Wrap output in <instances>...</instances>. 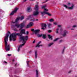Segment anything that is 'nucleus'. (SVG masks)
I'll return each mask as SVG.
<instances>
[{"mask_svg": "<svg viewBox=\"0 0 77 77\" xmlns=\"http://www.w3.org/2000/svg\"><path fill=\"white\" fill-rule=\"evenodd\" d=\"M26 32H25V29H22L20 32V33H17L14 32L12 33L10 35V41H11L12 40H13V41H15L16 40L17 38V36H20V38L21 40L23 41L22 42L23 43V44L19 45L18 48V51H19L20 50V48L22 47V46H23L26 44V41L28 40L29 39V37L27 36H22V34H25Z\"/></svg>", "mask_w": 77, "mask_h": 77, "instance_id": "f257e3e1", "label": "nucleus"}, {"mask_svg": "<svg viewBox=\"0 0 77 77\" xmlns=\"http://www.w3.org/2000/svg\"><path fill=\"white\" fill-rule=\"evenodd\" d=\"M24 18V16H22L20 17H17L16 19L15 22L12 21L11 22V27H15L16 26L17 28L20 27V29H22V28L25 26L26 21H24L23 23L20 24H18V21H19L20 20V21H21V20H23Z\"/></svg>", "mask_w": 77, "mask_h": 77, "instance_id": "f03ea898", "label": "nucleus"}, {"mask_svg": "<svg viewBox=\"0 0 77 77\" xmlns=\"http://www.w3.org/2000/svg\"><path fill=\"white\" fill-rule=\"evenodd\" d=\"M9 35V34H7L4 38L5 49L6 51H8L10 50V45H8V43L7 42L8 41Z\"/></svg>", "mask_w": 77, "mask_h": 77, "instance_id": "7ed1b4c3", "label": "nucleus"}, {"mask_svg": "<svg viewBox=\"0 0 77 77\" xmlns=\"http://www.w3.org/2000/svg\"><path fill=\"white\" fill-rule=\"evenodd\" d=\"M67 6H71V7H69L68 6H67L66 5H63V6L65 7V8H66V9H70L71 10L73 9V8H74V4H71L69 2L67 4Z\"/></svg>", "mask_w": 77, "mask_h": 77, "instance_id": "20e7f679", "label": "nucleus"}, {"mask_svg": "<svg viewBox=\"0 0 77 77\" xmlns=\"http://www.w3.org/2000/svg\"><path fill=\"white\" fill-rule=\"evenodd\" d=\"M48 9L46 8H44V11L43 12H41V13L42 15V16H43L44 15H45V14H47L49 15V16H51V15L50 14L47 12H48Z\"/></svg>", "mask_w": 77, "mask_h": 77, "instance_id": "39448f33", "label": "nucleus"}, {"mask_svg": "<svg viewBox=\"0 0 77 77\" xmlns=\"http://www.w3.org/2000/svg\"><path fill=\"white\" fill-rule=\"evenodd\" d=\"M39 14V12L38 11H34L33 13V14L32 15H30L29 17V18H31V17H33L34 16H36Z\"/></svg>", "mask_w": 77, "mask_h": 77, "instance_id": "423d86ee", "label": "nucleus"}, {"mask_svg": "<svg viewBox=\"0 0 77 77\" xmlns=\"http://www.w3.org/2000/svg\"><path fill=\"white\" fill-rule=\"evenodd\" d=\"M18 9V8H16L15 9H14V11H13L12 12L10 13V15H13L15 13H16L17 12V10Z\"/></svg>", "mask_w": 77, "mask_h": 77, "instance_id": "0eeeda50", "label": "nucleus"}, {"mask_svg": "<svg viewBox=\"0 0 77 77\" xmlns=\"http://www.w3.org/2000/svg\"><path fill=\"white\" fill-rule=\"evenodd\" d=\"M32 26H33V22H30L29 24L26 27V28H29L30 27H32Z\"/></svg>", "mask_w": 77, "mask_h": 77, "instance_id": "6e6552de", "label": "nucleus"}, {"mask_svg": "<svg viewBox=\"0 0 77 77\" xmlns=\"http://www.w3.org/2000/svg\"><path fill=\"white\" fill-rule=\"evenodd\" d=\"M34 9L35 11H38V10L39 9V5H35Z\"/></svg>", "mask_w": 77, "mask_h": 77, "instance_id": "1a4fd4ad", "label": "nucleus"}, {"mask_svg": "<svg viewBox=\"0 0 77 77\" xmlns=\"http://www.w3.org/2000/svg\"><path fill=\"white\" fill-rule=\"evenodd\" d=\"M32 11V9L30 8V7H28L26 10V11L28 12H30Z\"/></svg>", "mask_w": 77, "mask_h": 77, "instance_id": "9d476101", "label": "nucleus"}, {"mask_svg": "<svg viewBox=\"0 0 77 77\" xmlns=\"http://www.w3.org/2000/svg\"><path fill=\"white\" fill-rule=\"evenodd\" d=\"M41 42H39L38 43V44H37L36 45V47H40V46H41V47H42V45H39L40 44H41Z\"/></svg>", "mask_w": 77, "mask_h": 77, "instance_id": "9b49d317", "label": "nucleus"}, {"mask_svg": "<svg viewBox=\"0 0 77 77\" xmlns=\"http://www.w3.org/2000/svg\"><path fill=\"white\" fill-rule=\"evenodd\" d=\"M40 31V30L39 29H37L34 31V32L35 33V34L36 35L37 33H38Z\"/></svg>", "mask_w": 77, "mask_h": 77, "instance_id": "f8f14e48", "label": "nucleus"}, {"mask_svg": "<svg viewBox=\"0 0 77 77\" xmlns=\"http://www.w3.org/2000/svg\"><path fill=\"white\" fill-rule=\"evenodd\" d=\"M67 33V31H64V33L63 34V36H66Z\"/></svg>", "mask_w": 77, "mask_h": 77, "instance_id": "ddd939ff", "label": "nucleus"}, {"mask_svg": "<svg viewBox=\"0 0 77 77\" xmlns=\"http://www.w3.org/2000/svg\"><path fill=\"white\" fill-rule=\"evenodd\" d=\"M46 26H47L46 24L45 23H43L42 24V26L43 27H45V29L46 28Z\"/></svg>", "mask_w": 77, "mask_h": 77, "instance_id": "4468645a", "label": "nucleus"}, {"mask_svg": "<svg viewBox=\"0 0 77 77\" xmlns=\"http://www.w3.org/2000/svg\"><path fill=\"white\" fill-rule=\"evenodd\" d=\"M48 38L49 39H50L51 40L53 39V38H52V36H51L50 35H48Z\"/></svg>", "mask_w": 77, "mask_h": 77, "instance_id": "2eb2a0df", "label": "nucleus"}, {"mask_svg": "<svg viewBox=\"0 0 77 77\" xmlns=\"http://www.w3.org/2000/svg\"><path fill=\"white\" fill-rule=\"evenodd\" d=\"M35 58H37V51H35Z\"/></svg>", "mask_w": 77, "mask_h": 77, "instance_id": "dca6fc26", "label": "nucleus"}, {"mask_svg": "<svg viewBox=\"0 0 77 77\" xmlns=\"http://www.w3.org/2000/svg\"><path fill=\"white\" fill-rule=\"evenodd\" d=\"M42 38L44 39H45L46 38V35H45L42 34Z\"/></svg>", "mask_w": 77, "mask_h": 77, "instance_id": "f3484780", "label": "nucleus"}, {"mask_svg": "<svg viewBox=\"0 0 77 77\" xmlns=\"http://www.w3.org/2000/svg\"><path fill=\"white\" fill-rule=\"evenodd\" d=\"M49 21L50 22H53V21H54V20L53 19H50L49 20Z\"/></svg>", "mask_w": 77, "mask_h": 77, "instance_id": "a211bd4d", "label": "nucleus"}, {"mask_svg": "<svg viewBox=\"0 0 77 77\" xmlns=\"http://www.w3.org/2000/svg\"><path fill=\"white\" fill-rule=\"evenodd\" d=\"M36 75L37 77L38 76V70H36Z\"/></svg>", "mask_w": 77, "mask_h": 77, "instance_id": "6ab92c4d", "label": "nucleus"}, {"mask_svg": "<svg viewBox=\"0 0 77 77\" xmlns=\"http://www.w3.org/2000/svg\"><path fill=\"white\" fill-rule=\"evenodd\" d=\"M52 44H53V43H50L48 45V46L49 47H50L51 46V45H52Z\"/></svg>", "mask_w": 77, "mask_h": 77, "instance_id": "aec40b11", "label": "nucleus"}, {"mask_svg": "<svg viewBox=\"0 0 77 77\" xmlns=\"http://www.w3.org/2000/svg\"><path fill=\"white\" fill-rule=\"evenodd\" d=\"M46 6H47V5H44L43 6H42V9H44V8H46Z\"/></svg>", "mask_w": 77, "mask_h": 77, "instance_id": "412c9836", "label": "nucleus"}, {"mask_svg": "<svg viewBox=\"0 0 77 77\" xmlns=\"http://www.w3.org/2000/svg\"><path fill=\"white\" fill-rule=\"evenodd\" d=\"M51 26V23H49L48 25V28H50Z\"/></svg>", "mask_w": 77, "mask_h": 77, "instance_id": "4be33fe9", "label": "nucleus"}, {"mask_svg": "<svg viewBox=\"0 0 77 77\" xmlns=\"http://www.w3.org/2000/svg\"><path fill=\"white\" fill-rule=\"evenodd\" d=\"M37 36H38V37H41V36H42V34H38V35H37Z\"/></svg>", "mask_w": 77, "mask_h": 77, "instance_id": "5701e85b", "label": "nucleus"}, {"mask_svg": "<svg viewBox=\"0 0 77 77\" xmlns=\"http://www.w3.org/2000/svg\"><path fill=\"white\" fill-rule=\"evenodd\" d=\"M58 39H59L58 38H56L54 40V42H55V41H57Z\"/></svg>", "mask_w": 77, "mask_h": 77, "instance_id": "b1692460", "label": "nucleus"}, {"mask_svg": "<svg viewBox=\"0 0 77 77\" xmlns=\"http://www.w3.org/2000/svg\"><path fill=\"white\" fill-rule=\"evenodd\" d=\"M58 30H59V28H57L56 29V33H58Z\"/></svg>", "mask_w": 77, "mask_h": 77, "instance_id": "393cba45", "label": "nucleus"}, {"mask_svg": "<svg viewBox=\"0 0 77 77\" xmlns=\"http://www.w3.org/2000/svg\"><path fill=\"white\" fill-rule=\"evenodd\" d=\"M33 21H38V19H36L35 20V19L34 18H33V19L32 20Z\"/></svg>", "mask_w": 77, "mask_h": 77, "instance_id": "a878e982", "label": "nucleus"}, {"mask_svg": "<svg viewBox=\"0 0 77 77\" xmlns=\"http://www.w3.org/2000/svg\"><path fill=\"white\" fill-rule=\"evenodd\" d=\"M57 23L56 22H54V25H57Z\"/></svg>", "mask_w": 77, "mask_h": 77, "instance_id": "bb28decb", "label": "nucleus"}, {"mask_svg": "<svg viewBox=\"0 0 77 77\" xmlns=\"http://www.w3.org/2000/svg\"><path fill=\"white\" fill-rule=\"evenodd\" d=\"M29 62H30L29 61L27 62V65L28 66H29Z\"/></svg>", "mask_w": 77, "mask_h": 77, "instance_id": "cd10ccee", "label": "nucleus"}, {"mask_svg": "<svg viewBox=\"0 0 77 77\" xmlns=\"http://www.w3.org/2000/svg\"><path fill=\"white\" fill-rule=\"evenodd\" d=\"M14 31H15L16 32H18V30H17V29L16 28L15 29H14Z\"/></svg>", "mask_w": 77, "mask_h": 77, "instance_id": "c85d7f7f", "label": "nucleus"}, {"mask_svg": "<svg viewBox=\"0 0 77 77\" xmlns=\"http://www.w3.org/2000/svg\"><path fill=\"white\" fill-rule=\"evenodd\" d=\"M48 33H51V30H48Z\"/></svg>", "mask_w": 77, "mask_h": 77, "instance_id": "c756f323", "label": "nucleus"}, {"mask_svg": "<svg viewBox=\"0 0 77 77\" xmlns=\"http://www.w3.org/2000/svg\"><path fill=\"white\" fill-rule=\"evenodd\" d=\"M57 26H58V27H61V25H58Z\"/></svg>", "mask_w": 77, "mask_h": 77, "instance_id": "7c9ffc66", "label": "nucleus"}, {"mask_svg": "<svg viewBox=\"0 0 77 77\" xmlns=\"http://www.w3.org/2000/svg\"><path fill=\"white\" fill-rule=\"evenodd\" d=\"M65 48L64 47L63 49V50L62 53H63V51H64V50H65Z\"/></svg>", "mask_w": 77, "mask_h": 77, "instance_id": "2f4dec72", "label": "nucleus"}, {"mask_svg": "<svg viewBox=\"0 0 77 77\" xmlns=\"http://www.w3.org/2000/svg\"><path fill=\"white\" fill-rule=\"evenodd\" d=\"M28 34H29V32L28 31H27L26 33V35H27Z\"/></svg>", "mask_w": 77, "mask_h": 77, "instance_id": "473e14b6", "label": "nucleus"}, {"mask_svg": "<svg viewBox=\"0 0 77 77\" xmlns=\"http://www.w3.org/2000/svg\"><path fill=\"white\" fill-rule=\"evenodd\" d=\"M7 55L8 56H11V54H8Z\"/></svg>", "mask_w": 77, "mask_h": 77, "instance_id": "72a5a7b5", "label": "nucleus"}, {"mask_svg": "<svg viewBox=\"0 0 77 77\" xmlns=\"http://www.w3.org/2000/svg\"><path fill=\"white\" fill-rule=\"evenodd\" d=\"M31 31L32 32H33V31H34V29H31Z\"/></svg>", "mask_w": 77, "mask_h": 77, "instance_id": "f704fd0d", "label": "nucleus"}, {"mask_svg": "<svg viewBox=\"0 0 77 77\" xmlns=\"http://www.w3.org/2000/svg\"><path fill=\"white\" fill-rule=\"evenodd\" d=\"M35 42V40H34L33 41L32 43H33V44H34Z\"/></svg>", "mask_w": 77, "mask_h": 77, "instance_id": "c9c22d12", "label": "nucleus"}, {"mask_svg": "<svg viewBox=\"0 0 77 77\" xmlns=\"http://www.w3.org/2000/svg\"><path fill=\"white\" fill-rule=\"evenodd\" d=\"M62 40H60V41H59V43H61V42H62Z\"/></svg>", "mask_w": 77, "mask_h": 77, "instance_id": "e433bc0d", "label": "nucleus"}, {"mask_svg": "<svg viewBox=\"0 0 77 77\" xmlns=\"http://www.w3.org/2000/svg\"><path fill=\"white\" fill-rule=\"evenodd\" d=\"M26 1H27V0H24L23 2H26Z\"/></svg>", "mask_w": 77, "mask_h": 77, "instance_id": "4c0bfd02", "label": "nucleus"}, {"mask_svg": "<svg viewBox=\"0 0 77 77\" xmlns=\"http://www.w3.org/2000/svg\"><path fill=\"white\" fill-rule=\"evenodd\" d=\"M4 62L5 63H7V62H6L5 61H4Z\"/></svg>", "mask_w": 77, "mask_h": 77, "instance_id": "58836bf2", "label": "nucleus"}, {"mask_svg": "<svg viewBox=\"0 0 77 77\" xmlns=\"http://www.w3.org/2000/svg\"><path fill=\"white\" fill-rule=\"evenodd\" d=\"M76 26L74 25L73 26V27H76Z\"/></svg>", "mask_w": 77, "mask_h": 77, "instance_id": "ea45409f", "label": "nucleus"}, {"mask_svg": "<svg viewBox=\"0 0 77 77\" xmlns=\"http://www.w3.org/2000/svg\"><path fill=\"white\" fill-rule=\"evenodd\" d=\"M45 29V28H42V30H44V29Z\"/></svg>", "mask_w": 77, "mask_h": 77, "instance_id": "a19ab883", "label": "nucleus"}, {"mask_svg": "<svg viewBox=\"0 0 77 77\" xmlns=\"http://www.w3.org/2000/svg\"><path fill=\"white\" fill-rule=\"evenodd\" d=\"M71 72V70L69 71V73H70Z\"/></svg>", "mask_w": 77, "mask_h": 77, "instance_id": "79ce46f5", "label": "nucleus"}, {"mask_svg": "<svg viewBox=\"0 0 77 77\" xmlns=\"http://www.w3.org/2000/svg\"><path fill=\"white\" fill-rule=\"evenodd\" d=\"M60 30L61 31V30H62V28H61L60 29Z\"/></svg>", "mask_w": 77, "mask_h": 77, "instance_id": "37998d69", "label": "nucleus"}, {"mask_svg": "<svg viewBox=\"0 0 77 77\" xmlns=\"http://www.w3.org/2000/svg\"><path fill=\"white\" fill-rule=\"evenodd\" d=\"M8 33H9V34H10V32H9L8 31Z\"/></svg>", "mask_w": 77, "mask_h": 77, "instance_id": "c03bdc74", "label": "nucleus"}, {"mask_svg": "<svg viewBox=\"0 0 77 77\" xmlns=\"http://www.w3.org/2000/svg\"><path fill=\"white\" fill-rule=\"evenodd\" d=\"M14 60H13V62H14Z\"/></svg>", "mask_w": 77, "mask_h": 77, "instance_id": "a18cd8bd", "label": "nucleus"}, {"mask_svg": "<svg viewBox=\"0 0 77 77\" xmlns=\"http://www.w3.org/2000/svg\"><path fill=\"white\" fill-rule=\"evenodd\" d=\"M48 0H47L46 1V2H47Z\"/></svg>", "mask_w": 77, "mask_h": 77, "instance_id": "49530a36", "label": "nucleus"}, {"mask_svg": "<svg viewBox=\"0 0 77 77\" xmlns=\"http://www.w3.org/2000/svg\"><path fill=\"white\" fill-rule=\"evenodd\" d=\"M71 30H73V29H72Z\"/></svg>", "mask_w": 77, "mask_h": 77, "instance_id": "de8ad7c7", "label": "nucleus"}, {"mask_svg": "<svg viewBox=\"0 0 77 77\" xmlns=\"http://www.w3.org/2000/svg\"><path fill=\"white\" fill-rule=\"evenodd\" d=\"M75 77H77V76H75Z\"/></svg>", "mask_w": 77, "mask_h": 77, "instance_id": "09e8293b", "label": "nucleus"}]
</instances>
